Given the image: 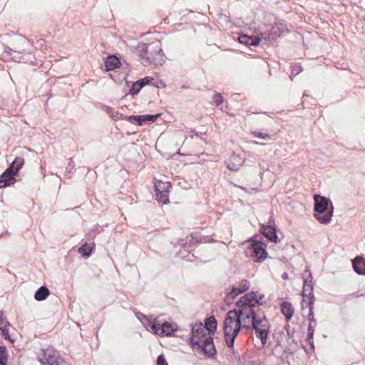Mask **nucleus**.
I'll use <instances>...</instances> for the list:
<instances>
[{
    "instance_id": "de8ad7c7",
    "label": "nucleus",
    "mask_w": 365,
    "mask_h": 365,
    "mask_svg": "<svg viewBox=\"0 0 365 365\" xmlns=\"http://www.w3.org/2000/svg\"><path fill=\"white\" fill-rule=\"evenodd\" d=\"M30 57H31L32 58H34V56H32L31 54H29Z\"/></svg>"
},
{
    "instance_id": "f704fd0d",
    "label": "nucleus",
    "mask_w": 365,
    "mask_h": 365,
    "mask_svg": "<svg viewBox=\"0 0 365 365\" xmlns=\"http://www.w3.org/2000/svg\"><path fill=\"white\" fill-rule=\"evenodd\" d=\"M250 286V283L247 280H242L237 287L240 289V291H242V293L245 292V291L248 290Z\"/></svg>"
},
{
    "instance_id": "f03ea898",
    "label": "nucleus",
    "mask_w": 365,
    "mask_h": 365,
    "mask_svg": "<svg viewBox=\"0 0 365 365\" xmlns=\"http://www.w3.org/2000/svg\"><path fill=\"white\" fill-rule=\"evenodd\" d=\"M236 309L227 312L223 323L225 342L229 348H233L235 338L241 329L240 320Z\"/></svg>"
},
{
    "instance_id": "4c0bfd02",
    "label": "nucleus",
    "mask_w": 365,
    "mask_h": 365,
    "mask_svg": "<svg viewBox=\"0 0 365 365\" xmlns=\"http://www.w3.org/2000/svg\"><path fill=\"white\" fill-rule=\"evenodd\" d=\"M0 330L1 331V334L5 339H10L9 329L6 327V324L3 327H1Z\"/></svg>"
},
{
    "instance_id": "58836bf2",
    "label": "nucleus",
    "mask_w": 365,
    "mask_h": 365,
    "mask_svg": "<svg viewBox=\"0 0 365 365\" xmlns=\"http://www.w3.org/2000/svg\"><path fill=\"white\" fill-rule=\"evenodd\" d=\"M237 306L239 307H244V306H247V305H249L247 302V300L245 298V297H242L237 302Z\"/></svg>"
},
{
    "instance_id": "1a4fd4ad",
    "label": "nucleus",
    "mask_w": 365,
    "mask_h": 365,
    "mask_svg": "<svg viewBox=\"0 0 365 365\" xmlns=\"http://www.w3.org/2000/svg\"><path fill=\"white\" fill-rule=\"evenodd\" d=\"M263 235L271 242H277V230L274 226V221L272 219H269L267 226L262 227Z\"/></svg>"
},
{
    "instance_id": "dca6fc26",
    "label": "nucleus",
    "mask_w": 365,
    "mask_h": 365,
    "mask_svg": "<svg viewBox=\"0 0 365 365\" xmlns=\"http://www.w3.org/2000/svg\"><path fill=\"white\" fill-rule=\"evenodd\" d=\"M260 39L256 37H252L247 35H242L239 37V42L247 46H256L259 44Z\"/></svg>"
},
{
    "instance_id": "37998d69",
    "label": "nucleus",
    "mask_w": 365,
    "mask_h": 365,
    "mask_svg": "<svg viewBox=\"0 0 365 365\" xmlns=\"http://www.w3.org/2000/svg\"><path fill=\"white\" fill-rule=\"evenodd\" d=\"M138 81V83H139L140 85L144 84V86H145V85H147V84H148V83H149V81H149V79H148V78H144L140 79V80H139V81Z\"/></svg>"
},
{
    "instance_id": "49530a36",
    "label": "nucleus",
    "mask_w": 365,
    "mask_h": 365,
    "mask_svg": "<svg viewBox=\"0 0 365 365\" xmlns=\"http://www.w3.org/2000/svg\"><path fill=\"white\" fill-rule=\"evenodd\" d=\"M30 63H31V64H34V63H35V62H34L33 60H30Z\"/></svg>"
},
{
    "instance_id": "0eeeda50",
    "label": "nucleus",
    "mask_w": 365,
    "mask_h": 365,
    "mask_svg": "<svg viewBox=\"0 0 365 365\" xmlns=\"http://www.w3.org/2000/svg\"><path fill=\"white\" fill-rule=\"evenodd\" d=\"M195 349L202 353L209 358H214L217 354L213 339L211 336L210 337H207L202 341L199 343V345H196Z\"/></svg>"
},
{
    "instance_id": "a18cd8bd",
    "label": "nucleus",
    "mask_w": 365,
    "mask_h": 365,
    "mask_svg": "<svg viewBox=\"0 0 365 365\" xmlns=\"http://www.w3.org/2000/svg\"><path fill=\"white\" fill-rule=\"evenodd\" d=\"M0 365H6V363L2 361H0Z\"/></svg>"
},
{
    "instance_id": "2f4dec72",
    "label": "nucleus",
    "mask_w": 365,
    "mask_h": 365,
    "mask_svg": "<svg viewBox=\"0 0 365 365\" xmlns=\"http://www.w3.org/2000/svg\"><path fill=\"white\" fill-rule=\"evenodd\" d=\"M240 294H242V291H240V289L237 287H232L231 291L227 294V298L232 300Z\"/></svg>"
},
{
    "instance_id": "c03bdc74",
    "label": "nucleus",
    "mask_w": 365,
    "mask_h": 365,
    "mask_svg": "<svg viewBox=\"0 0 365 365\" xmlns=\"http://www.w3.org/2000/svg\"><path fill=\"white\" fill-rule=\"evenodd\" d=\"M4 325V322H3V319H2V313H0V328L1 327H3Z\"/></svg>"
},
{
    "instance_id": "412c9836",
    "label": "nucleus",
    "mask_w": 365,
    "mask_h": 365,
    "mask_svg": "<svg viewBox=\"0 0 365 365\" xmlns=\"http://www.w3.org/2000/svg\"><path fill=\"white\" fill-rule=\"evenodd\" d=\"M244 297L246 299L247 302L249 305H251L252 307H257L259 304H262V302H260V301L257 299V295L256 292H251L244 295Z\"/></svg>"
},
{
    "instance_id": "cd10ccee",
    "label": "nucleus",
    "mask_w": 365,
    "mask_h": 365,
    "mask_svg": "<svg viewBox=\"0 0 365 365\" xmlns=\"http://www.w3.org/2000/svg\"><path fill=\"white\" fill-rule=\"evenodd\" d=\"M92 250L93 249L91 246L87 243H85L78 249V252L83 256L88 257L91 255Z\"/></svg>"
},
{
    "instance_id": "9d476101",
    "label": "nucleus",
    "mask_w": 365,
    "mask_h": 365,
    "mask_svg": "<svg viewBox=\"0 0 365 365\" xmlns=\"http://www.w3.org/2000/svg\"><path fill=\"white\" fill-rule=\"evenodd\" d=\"M16 174L12 170V168H8L5 172L0 175V188L12 185L15 182L14 176Z\"/></svg>"
},
{
    "instance_id": "39448f33",
    "label": "nucleus",
    "mask_w": 365,
    "mask_h": 365,
    "mask_svg": "<svg viewBox=\"0 0 365 365\" xmlns=\"http://www.w3.org/2000/svg\"><path fill=\"white\" fill-rule=\"evenodd\" d=\"M267 254L264 244L257 241L252 243L246 251L247 256L256 262L264 260L267 258Z\"/></svg>"
},
{
    "instance_id": "09e8293b",
    "label": "nucleus",
    "mask_w": 365,
    "mask_h": 365,
    "mask_svg": "<svg viewBox=\"0 0 365 365\" xmlns=\"http://www.w3.org/2000/svg\"><path fill=\"white\" fill-rule=\"evenodd\" d=\"M240 188L242 190H245V187H240Z\"/></svg>"
},
{
    "instance_id": "aec40b11",
    "label": "nucleus",
    "mask_w": 365,
    "mask_h": 365,
    "mask_svg": "<svg viewBox=\"0 0 365 365\" xmlns=\"http://www.w3.org/2000/svg\"><path fill=\"white\" fill-rule=\"evenodd\" d=\"M207 329V332L210 335L213 334L217 328V321L214 317H210L206 319L205 324L204 325Z\"/></svg>"
},
{
    "instance_id": "6ab92c4d",
    "label": "nucleus",
    "mask_w": 365,
    "mask_h": 365,
    "mask_svg": "<svg viewBox=\"0 0 365 365\" xmlns=\"http://www.w3.org/2000/svg\"><path fill=\"white\" fill-rule=\"evenodd\" d=\"M254 307L251 305L244 306V307L240 308L239 310H237V314L239 316L238 317H244V316H257L258 313H256L254 310Z\"/></svg>"
},
{
    "instance_id": "7ed1b4c3",
    "label": "nucleus",
    "mask_w": 365,
    "mask_h": 365,
    "mask_svg": "<svg viewBox=\"0 0 365 365\" xmlns=\"http://www.w3.org/2000/svg\"><path fill=\"white\" fill-rule=\"evenodd\" d=\"M314 200L315 218L322 224H329L333 216V205L331 204V207L329 208V200L319 195H315Z\"/></svg>"
},
{
    "instance_id": "79ce46f5",
    "label": "nucleus",
    "mask_w": 365,
    "mask_h": 365,
    "mask_svg": "<svg viewBox=\"0 0 365 365\" xmlns=\"http://www.w3.org/2000/svg\"><path fill=\"white\" fill-rule=\"evenodd\" d=\"M136 317H138V319H140L142 322H143V319L148 320L147 317H146L145 314H143V313H141V312H138V313L136 314Z\"/></svg>"
},
{
    "instance_id": "e433bc0d",
    "label": "nucleus",
    "mask_w": 365,
    "mask_h": 365,
    "mask_svg": "<svg viewBox=\"0 0 365 365\" xmlns=\"http://www.w3.org/2000/svg\"><path fill=\"white\" fill-rule=\"evenodd\" d=\"M213 101L215 104L218 106L223 102V98L220 93H217L213 96Z\"/></svg>"
},
{
    "instance_id": "c756f323",
    "label": "nucleus",
    "mask_w": 365,
    "mask_h": 365,
    "mask_svg": "<svg viewBox=\"0 0 365 365\" xmlns=\"http://www.w3.org/2000/svg\"><path fill=\"white\" fill-rule=\"evenodd\" d=\"M143 87H144V84L140 85L138 83V81H136L131 86L129 93L131 94L132 96L137 95Z\"/></svg>"
},
{
    "instance_id": "20e7f679",
    "label": "nucleus",
    "mask_w": 365,
    "mask_h": 365,
    "mask_svg": "<svg viewBox=\"0 0 365 365\" xmlns=\"http://www.w3.org/2000/svg\"><path fill=\"white\" fill-rule=\"evenodd\" d=\"M252 328L255 331L256 336L260 339L262 344L264 345L267 343L269 331V323L263 312H258Z\"/></svg>"
},
{
    "instance_id": "473e14b6",
    "label": "nucleus",
    "mask_w": 365,
    "mask_h": 365,
    "mask_svg": "<svg viewBox=\"0 0 365 365\" xmlns=\"http://www.w3.org/2000/svg\"><path fill=\"white\" fill-rule=\"evenodd\" d=\"M251 135H252L254 137H256V138H261V139H263V140H269V139H271V137H270L269 135L265 134V133H260V132H258V131L251 132Z\"/></svg>"
},
{
    "instance_id": "f257e3e1",
    "label": "nucleus",
    "mask_w": 365,
    "mask_h": 365,
    "mask_svg": "<svg viewBox=\"0 0 365 365\" xmlns=\"http://www.w3.org/2000/svg\"><path fill=\"white\" fill-rule=\"evenodd\" d=\"M135 50L136 51H140L142 53H144L145 51L149 53V57H143L144 66H149L150 64L158 66L162 65L165 62L164 53L160 41H154L150 43L140 42L137 44Z\"/></svg>"
},
{
    "instance_id": "4468645a",
    "label": "nucleus",
    "mask_w": 365,
    "mask_h": 365,
    "mask_svg": "<svg viewBox=\"0 0 365 365\" xmlns=\"http://www.w3.org/2000/svg\"><path fill=\"white\" fill-rule=\"evenodd\" d=\"M165 185V183L160 182L155 185L156 198L158 202L163 204H165L169 200L168 190H165V187L160 190L161 185L164 186Z\"/></svg>"
},
{
    "instance_id": "2eb2a0df",
    "label": "nucleus",
    "mask_w": 365,
    "mask_h": 365,
    "mask_svg": "<svg viewBox=\"0 0 365 365\" xmlns=\"http://www.w3.org/2000/svg\"><path fill=\"white\" fill-rule=\"evenodd\" d=\"M281 312L284 315L287 321L292 319L294 314V308L289 302H283L281 304Z\"/></svg>"
},
{
    "instance_id": "c85d7f7f",
    "label": "nucleus",
    "mask_w": 365,
    "mask_h": 365,
    "mask_svg": "<svg viewBox=\"0 0 365 365\" xmlns=\"http://www.w3.org/2000/svg\"><path fill=\"white\" fill-rule=\"evenodd\" d=\"M126 120L133 124H137L138 125H143V118L142 115H130L126 117Z\"/></svg>"
},
{
    "instance_id": "ea45409f",
    "label": "nucleus",
    "mask_w": 365,
    "mask_h": 365,
    "mask_svg": "<svg viewBox=\"0 0 365 365\" xmlns=\"http://www.w3.org/2000/svg\"><path fill=\"white\" fill-rule=\"evenodd\" d=\"M157 365H168L165 359L163 354L158 356Z\"/></svg>"
},
{
    "instance_id": "423d86ee",
    "label": "nucleus",
    "mask_w": 365,
    "mask_h": 365,
    "mask_svg": "<svg viewBox=\"0 0 365 365\" xmlns=\"http://www.w3.org/2000/svg\"><path fill=\"white\" fill-rule=\"evenodd\" d=\"M210 336L207 329L202 323L195 324L192 327L190 344L192 349H195L196 345H199V343Z\"/></svg>"
},
{
    "instance_id": "a211bd4d",
    "label": "nucleus",
    "mask_w": 365,
    "mask_h": 365,
    "mask_svg": "<svg viewBox=\"0 0 365 365\" xmlns=\"http://www.w3.org/2000/svg\"><path fill=\"white\" fill-rule=\"evenodd\" d=\"M120 63V60L116 56H109L105 61V66L107 71H111L118 67Z\"/></svg>"
},
{
    "instance_id": "7c9ffc66",
    "label": "nucleus",
    "mask_w": 365,
    "mask_h": 365,
    "mask_svg": "<svg viewBox=\"0 0 365 365\" xmlns=\"http://www.w3.org/2000/svg\"><path fill=\"white\" fill-rule=\"evenodd\" d=\"M160 114L142 115L143 123H150L155 122Z\"/></svg>"
},
{
    "instance_id": "5701e85b",
    "label": "nucleus",
    "mask_w": 365,
    "mask_h": 365,
    "mask_svg": "<svg viewBox=\"0 0 365 365\" xmlns=\"http://www.w3.org/2000/svg\"><path fill=\"white\" fill-rule=\"evenodd\" d=\"M287 31V26L282 23L276 24L272 29V33L277 36H280Z\"/></svg>"
},
{
    "instance_id": "f3484780",
    "label": "nucleus",
    "mask_w": 365,
    "mask_h": 365,
    "mask_svg": "<svg viewBox=\"0 0 365 365\" xmlns=\"http://www.w3.org/2000/svg\"><path fill=\"white\" fill-rule=\"evenodd\" d=\"M257 316H244L239 317L240 320L241 327L250 329L252 328L254 323L256 320Z\"/></svg>"
},
{
    "instance_id": "c9c22d12",
    "label": "nucleus",
    "mask_w": 365,
    "mask_h": 365,
    "mask_svg": "<svg viewBox=\"0 0 365 365\" xmlns=\"http://www.w3.org/2000/svg\"><path fill=\"white\" fill-rule=\"evenodd\" d=\"M0 361L6 363L7 361V350L6 346H0Z\"/></svg>"
},
{
    "instance_id": "bb28decb",
    "label": "nucleus",
    "mask_w": 365,
    "mask_h": 365,
    "mask_svg": "<svg viewBox=\"0 0 365 365\" xmlns=\"http://www.w3.org/2000/svg\"><path fill=\"white\" fill-rule=\"evenodd\" d=\"M230 349L232 350V353L230 355V359L231 361L232 362V364L234 365H240L241 364V359H240V354L234 350V347L230 348Z\"/></svg>"
},
{
    "instance_id": "4be33fe9",
    "label": "nucleus",
    "mask_w": 365,
    "mask_h": 365,
    "mask_svg": "<svg viewBox=\"0 0 365 365\" xmlns=\"http://www.w3.org/2000/svg\"><path fill=\"white\" fill-rule=\"evenodd\" d=\"M48 289L45 287H41L35 293L34 297L37 301L44 300L49 294Z\"/></svg>"
},
{
    "instance_id": "72a5a7b5",
    "label": "nucleus",
    "mask_w": 365,
    "mask_h": 365,
    "mask_svg": "<svg viewBox=\"0 0 365 365\" xmlns=\"http://www.w3.org/2000/svg\"><path fill=\"white\" fill-rule=\"evenodd\" d=\"M314 324L312 325V322H310L309 324V327H308V339H309V342L311 344H313V339H314Z\"/></svg>"
},
{
    "instance_id": "b1692460",
    "label": "nucleus",
    "mask_w": 365,
    "mask_h": 365,
    "mask_svg": "<svg viewBox=\"0 0 365 365\" xmlns=\"http://www.w3.org/2000/svg\"><path fill=\"white\" fill-rule=\"evenodd\" d=\"M24 163V160L22 158H16L11 163L9 168H12V170L17 174L19 170L22 168Z\"/></svg>"
},
{
    "instance_id": "ddd939ff",
    "label": "nucleus",
    "mask_w": 365,
    "mask_h": 365,
    "mask_svg": "<svg viewBox=\"0 0 365 365\" xmlns=\"http://www.w3.org/2000/svg\"><path fill=\"white\" fill-rule=\"evenodd\" d=\"M354 270L361 275L365 274V259L363 257L357 256L352 261Z\"/></svg>"
},
{
    "instance_id": "393cba45",
    "label": "nucleus",
    "mask_w": 365,
    "mask_h": 365,
    "mask_svg": "<svg viewBox=\"0 0 365 365\" xmlns=\"http://www.w3.org/2000/svg\"><path fill=\"white\" fill-rule=\"evenodd\" d=\"M309 313L308 316V319L312 322V324H314V325L317 324L316 320L314 319V296L311 297L309 298Z\"/></svg>"
},
{
    "instance_id": "8fccbe9b",
    "label": "nucleus",
    "mask_w": 365,
    "mask_h": 365,
    "mask_svg": "<svg viewBox=\"0 0 365 365\" xmlns=\"http://www.w3.org/2000/svg\"><path fill=\"white\" fill-rule=\"evenodd\" d=\"M286 276H287V274H284L283 277H284V278H285V277H286Z\"/></svg>"
},
{
    "instance_id": "a878e982",
    "label": "nucleus",
    "mask_w": 365,
    "mask_h": 365,
    "mask_svg": "<svg viewBox=\"0 0 365 365\" xmlns=\"http://www.w3.org/2000/svg\"><path fill=\"white\" fill-rule=\"evenodd\" d=\"M310 282H309L308 279H306L304 280V288H303V297H305V296H309V295H312V297L313 296V294H312V292L313 290V287H312V285L310 284Z\"/></svg>"
},
{
    "instance_id": "f8f14e48",
    "label": "nucleus",
    "mask_w": 365,
    "mask_h": 365,
    "mask_svg": "<svg viewBox=\"0 0 365 365\" xmlns=\"http://www.w3.org/2000/svg\"><path fill=\"white\" fill-rule=\"evenodd\" d=\"M41 362L43 365H69L63 358L55 355H45Z\"/></svg>"
},
{
    "instance_id": "a19ab883",
    "label": "nucleus",
    "mask_w": 365,
    "mask_h": 365,
    "mask_svg": "<svg viewBox=\"0 0 365 365\" xmlns=\"http://www.w3.org/2000/svg\"><path fill=\"white\" fill-rule=\"evenodd\" d=\"M137 52L140 62L143 64V57H149V53L147 51H145L144 53H142L140 51Z\"/></svg>"
},
{
    "instance_id": "6e6552de",
    "label": "nucleus",
    "mask_w": 365,
    "mask_h": 365,
    "mask_svg": "<svg viewBox=\"0 0 365 365\" xmlns=\"http://www.w3.org/2000/svg\"><path fill=\"white\" fill-rule=\"evenodd\" d=\"M151 329L159 336H170L175 330L174 327L167 322L162 324L159 323H153L151 325Z\"/></svg>"
},
{
    "instance_id": "9b49d317",
    "label": "nucleus",
    "mask_w": 365,
    "mask_h": 365,
    "mask_svg": "<svg viewBox=\"0 0 365 365\" xmlns=\"http://www.w3.org/2000/svg\"><path fill=\"white\" fill-rule=\"evenodd\" d=\"M245 162L243 157L233 153L227 162V168L230 170H238Z\"/></svg>"
}]
</instances>
